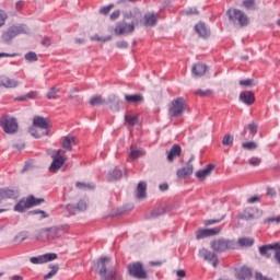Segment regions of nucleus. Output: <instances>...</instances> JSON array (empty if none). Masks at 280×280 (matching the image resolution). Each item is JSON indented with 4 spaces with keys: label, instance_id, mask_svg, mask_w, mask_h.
<instances>
[{
    "label": "nucleus",
    "instance_id": "nucleus-64",
    "mask_svg": "<svg viewBox=\"0 0 280 280\" xmlns=\"http://www.w3.org/2000/svg\"><path fill=\"white\" fill-rule=\"evenodd\" d=\"M13 148H15L16 150H23V148H25V143L23 142L14 143Z\"/></svg>",
    "mask_w": 280,
    "mask_h": 280
},
{
    "label": "nucleus",
    "instance_id": "nucleus-38",
    "mask_svg": "<svg viewBox=\"0 0 280 280\" xmlns=\"http://www.w3.org/2000/svg\"><path fill=\"white\" fill-rule=\"evenodd\" d=\"M161 215H165V208L163 207L155 208L151 211V218H161Z\"/></svg>",
    "mask_w": 280,
    "mask_h": 280
},
{
    "label": "nucleus",
    "instance_id": "nucleus-46",
    "mask_svg": "<svg viewBox=\"0 0 280 280\" xmlns=\"http://www.w3.org/2000/svg\"><path fill=\"white\" fill-rule=\"evenodd\" d=\"M238 84L240 86H255V80L253 79L241 80Z\"/></svg>",
    "mask_w": 280,
    "mask_h": 280
},
{
    "label": "nucleus",
    "instance_id": "nucleus-4",
    "mask_svg": "<svg viewBox=\"0 0 280 280\" xmlns=\"http://www.w3.org/2000/svg\"><path fill=\"white\" fill-rule=\"evenodd\" d=\"M187 108V103L185 102V98L177 97L176 100H173L170 108H168V116L170 117H180L183 113H185V109Z\"/></svg>",
    "mask_w": 280,
    "mask_h": 280
},
{
    "label": "nucleus",
    "instance_id": "nucleus-40",
    "mask_svg": "<svg viewBox=\"0 0 280 280\" xmlns=\"http://www.w3.org/2000/svg\"><path fill=\"white\" fill-rule=\"evenodd\" d=\"M58 91L56 86L50 88L46 94L47 100H56V97H58Z\"/></svg>",
    "mask_w": 280,
    "mask_h": 280
},
{
    "label": "nucleus",
    "instance_id": "nucleus-18",
    "mask_svg": "<svg viewBox=\"0 0 280 280\" xmlns=\"http://www.w3.org/2000/svg\"><path fill=\"white\" fill-rule=\"evenodd\" d=\"M195 32L201 37V38H209L211 36V30L207 26V24L199 22L195 26Z\"/></svg>",
    "mask_w": 280,
    "mask_h": 280
},
{
    "label": "nucleus",
    "instance_id": "nucleus-20",
    "mask_svg": "<svg viewBox=\"0 0 280 280\" xmlns=\"http://www.w3.org/2000/svg\"><path fill=\"white\" fill-rule=\"evenodd\" d=\"M240 101L243 102V104H246V106H250L255 104V94L250 91L241 92Z\"/></svg>",
    "mask_w": 280,
    "mask_h": 280
},
{
    "label": "nucleus",
    "instance_id": "nucleus-22",
    "mask_svg": "<svg viewBox=\"0 0 280 280\" xmlns=\"http://www.w3.org/2000/svg\"><path fill=\"white\" fill-rule=\"evenodd\" d=\"M0 86H4L5 89H16V86H19V81L8 77H0Z\"/></svg>",
    "mask_w": 280,
    "mask_h": 280
},
{
    "label": "nucleus",
    "instance_id": "nucleus-6",
    "mask_svg": "<svg viewBox=\"0 0 280 280\" xmlns=\"http://www.w3.org/2000/svg\"><path fill=\"white\" fill-rule=\"evenodd\" d=\"M128 272L133 279H148V271L140 261L128 265Z\"/></svg>",
    "mask_w": 280,
    "mask_h": 280
},
{
    "label": "nucleus",
    "instance_id": "nucleus-16",
    "mask_svg": "<svg viewBox=\"0 0 280 280\" xmlns=\"http://www.w3.org/2000/svg\"><path fill=\"white\" fill-rule=\"evenodd\" d=\"M77 144H78V138H75L72 135H68L62 138L61 145L63 150H67L68 152H71V150H73L72 145H77Z\"/></svg>",
    "mask_w": 280,
    "mask_h": 280
},
{
    "label": "nucleus",
    "instance_id": "nucleus-63",
    "mask_svg": "<svg viewBox=\"0 0 280 280\" xmlns=\"http://www.w3.org/2000/svg\"><path fill=\"white\" fill-rule=\"evenodd\" d=\"M23 5H25V1L20 0L15 3V10H23Z\"/></svg>",
    "mask_w": 280,
    "mask_h": 280
},
{
    "label": "nucleus",
    "instance_id": "nucleus-33",
    "mask_svg": "<svg viewBox=\"0 0 280 280\" xmlns=\"http://www.w3.org/2000/svg\"><path fill=\"white\" fill-rule=\"evenodd\" d=\"M145 152H143L141 149H137L133 147H130V153L129 156L135 161V159H140V156H144Z\"/></svg>",
    "mask_w": 280,
    "mask_h": 280
},
{
    "label": "nucleus",
    "instance_id": "nucleus-34",
    "mask_svg": "<svg viewBox=\"0 0 280 280\" xmlns=\"http://www.w3.org/2000/svg\"><path fill=\"white\" fill-rule=\"evenodd\" d=\"M49 268L50 272L44 276V280H49L52 277H56V275H58V270H60V267L58 265H50Z\"/></svg>",
    "mask_w": 280,
    "mask_h": 280
},
{
    "label": "nucleus",
    "instance_id": "nucleus-23",
    "mask_svg": "<svg viewBox=\"0 0 280 280\" xmlns=\"http://www.w3.org/2000/svg\"><path fill=\"white\" fill-rule=\"evenodd\" d=\"M148 184L145 182H140L137 187L136 197L139 200H143V198L148 197Z\"/></svg>",
    "mask_w": 280,
    "mask_h": 280
},
{
    "label": "nucleus",
    "instance_id": "nucleus-58",
    "mask_svg": "<svg viewBox=\"0 0 280 280\" xmlns=\"http://www.w3.org/2000/svg\"><path fill=\"white\" fill-rule=\"evenodd\" d=\"M248 129L250 131V135H257V125L255 122H250L248 125Z\"/></svg>",
    "mask_w": 280,
    "mask_h": 280
},
{
    "label": "nucleus",
    "instance_id": "nucleus-21",
    "mask_svg": "<svg viewBox=\"0 0 280 280\" xmlns=\"http://www.w3.org/2000/svg\"><path fill=\"white\" fill-rule=\"evenodd\" d=\"M207 73V65L198 62L195 66H192L191 74L195 78H202Z\"/></svg>",
    "mask_w": 280,
    "mask_h": 280
},
{
    "label": "nucleus",
    "instance_id": "nucleus-39",
    "mask_svg": "<svg viewBox=\"0 0 280 280\" xmlns=\"http://www.w3.org/2000/svg\"><path fill=\"white\" fill-rule=\"evenodd\" d=\"M75 187H78V189H95V184L77 182Z\"/></svg>",
    "mask_w": 280,
    "mask_h": 280
},
{
    "label": "nucleus",
    "instance_id": "nucleus-3",
    "mask_svg": "<svg viewBox=\"0 0 280 280\" xmlns=\"http://www.w3.org/2000/svg\"><path fill=\"white\" fill-rule=\"evenodd\" d=\"M30 28L25 24L12 25L7 31L2 33V40L7 45L16 36H21V34H28Z\"/></svg>",
    "mask_w": 280,
    "mask_h": 280
},
{
    "label": "nucleus",
    "instance_id": "nucleus-1",
    "mask_svg": "<svg viewBox=\"0 0 280 280\" xmlns=\"http://www.w3.org/2000/svg\"><path fill=\"white\" fill-rule=\"evenodd\" d=\"M65 233H69V225H54L38 231L36 240L39 242H54L60 240Z\"/></svg>",
    "mask_w": 280,
    "mask_h": 280
},
{
    "label": "nucleus",
    "instance_id": "nucleus-11",
    "mask_svg": "<svg viewBox=\"0 0 280 280\" xmlns=\"http://www.w3.org/2000/svg\"><path fill=\"white\" fill-rule=\"evenodd\" d=\"M221 231H222V226L199 230L196 232V237L197 240H205V237H211V235H218Z\"/></svg>",
    "mask_w": 280,
    "mask_h": 280
},
{
    "label": "nucleus",
    "instance_id": "nucleus-19",
    "mask_svg": "<svg viewBox=\"0 0 280 280\" xmlns=\"http://www.w3.org/2000/svg\"><path fill=\"white\" fill-rule=\"evenodd\" d=\"M106 104H109L110 110H113L114 113H119L121 102L119 101L117 95L110 94L107 98Z\"/></svg>",
    "mask_w": 280,
    "mask_h": 280
},
{
    "label": "nucleus",
    "instance_id": "nucleus-7",
    "mask_svg": "<svg viewBox=\"0 0 280 280\" xmlns=\"http://www.w3.org/2000/svg\"><path fill=\"white\" fill-rule=\"evenodd\" d=\"M211 248L215 253H224V250H231L235 248V243L230 240L219 238L211 242Z\"/></svg>",
    "mask_w": 280,
    "mask_h": 280
},
{
    "label": "nucleus",
    "instance_id": "nucleus-55",
    "mask_svg": "<svg viewBox=\"0 0 280 280\" xmlns=\"http://www.w3.org/2000/svg\"><path fill=\"white\" fill-rule=\"evenodd\" d=\"M77 209H79V211H86V201L80 200L77 203Z\"/></svg>",
    "mask_w": 280,
    "mask_h": 280
},
{
    "label": "nucleus",
    "instance_id": "nucleus-8",
    "mask_svg": "<svg viewBox=\"0 0 280 280\" xmlns=\"http://www.w3.org/2000/svg\"><path fill=\"white\" fill-rule=\"evenodd\" d=\"M199 257H201L205 261H208V264H212L213 268H218V264H220V260H218V255L207 248H201L199 250Z\"/></svg>",
    "mask_w": 280,
    "mask_h": 280
},
{
    "label": "nucleus",
    "instance_id": "nucleus-28",
    "mask_svg": "<svg viewBox=\"0 0 280 280\" xmlns=\"http://www.w3.org/2000/svg\"><path fill=\"white\" fill-rule=\"evenodd\" d=\"M158 19H159V14L147 13L144 15V25L147 27H154V25H156Z\"/></svg>",
    "mask_w": 280,
    "mask_h": 280
},
{
    "label": "nucleus",
    "instance_id": "nucleus-43",
    "mask_svg": "<svg viewBox=\"0 0 280 280\" xmlns=\"http://www.w3.org/2000/svg\"><path fill=\"white\" fill-rule=\"evenodd\" d=\"M25 60L27 62H37L38 61V56L34 51H30L24 56Z\"/></svg>",
    "mask_w": 280,
    "mask_h": 280
},
{
    "label": "nucleus",
    "instance_id": "nucleus-62",
    "mask_svg": "<svg viewBox=\"0 0 280 280\" xmlns=\"http://www.w3.org/2000/svg\"><path fill=\"white\" fill-rule=\"evenodd\" d=\"M38 93L37 92H28L26 94V100H36Z\"/></svg>",
    "mask_w": 280,
    "mask_h": 280
},
{
    "label": "nucleus",
    "instance_id": "nucleus-9",
    "mask_svg": "<svg viewBox=\"0 0 280 280\" xmlns=\"http://www.w3.org/2000/svg\"><path fill=\"white\" fill-rule=\"evenodd\" d=\"M116 36H124L135 32V23L118 22L114 30Z\"/></svg>",
    "mask_w": 280,
    "mask_h": 280
},
{
    "label": "nucleus",
    "instance_id": "nucleus-37",
    "mask_svg": "<svg viewBox=\"0 0 280 280\" xmlns=\"http://www.w3.org/2000/svg\"><path fill=\"white\" fill-rule=\"evenodd\" d=\"M28 202H31V208H32V207H37V205H43V202H45V199L44 198L36 199V197H34V195H30Z\"/></svg>",
    "mask_w": 280,
    "mask_h": 280
},
{
    "label": "nucleus",
    "instance_id": "nucleus-35",
    "mask_svg": "<svg viewBox=\"0 0 280 280\" xmlns=\"http://www.w3.org/2000/svg\"><path fill=\"white\" fill-rule=\"evenodd\" d=\"M91 106H102V104H106V100H104L102 96H93L90 100Z\"/></svg>",
    "mask_w": 280,
    "mask_h": 280
},
{
    "label": "nucleus",
    "instance_id": "nucleus-44",
    "mask_svg": "<svg viewBox=\"0 0 280 280\" xmlns=\"http://www.w3.org/2000/svg\"><path fill=\"white\" fill-rule=\"evenodd\" d=\"M91 40H98L101 43H108V40H113V36L108 35L105 37H100V35H93Z\"/></svg>",
    "mask_w": 280,
    "mask_h": 280
},
{
    "label": "nucleus",
    "instance_id": "nucleus-13",
    "mask_svg": "<svg viewBox=\"0 0 280 280\" xmlns=\"http://www.w3.org/2000/svg\"><path fill=\"white\" fill-rule=\"evenodd\" d=\"M270 250H280V243L262 245L259 247L261 257H266L267 259H270L271 257Z\"/></svg>",
    "mask_w": 280,
    "mask_h": 280
},
{
    "label": "nucleus",
    "instance_id": "nucleus-15",
    "mask_svg": "<svg viewBox=\"0 0 280 280\" xmlns=\"http://www.w3.org/2000/svg\"><path fill=\"white\" fill-rule=\"evenodd\" d=\"M19 198V191L12 190L10 188H0V202L3 200L13 199L16 200Z\"/></svg>",
    "mask_w": 280,
    "mask_h": 280
},
{
    "label": "nucleus",
    "instance_id": "nucleus-45",
    "mask_svg": "<svg viewBox=\"0 0 280 280\" xmlns=\"http://www.w3.org/2000/svg\"><path fill=\"white\" fill-rule=\"evenodd\" d=\"M213 91L211 90H197L195 91V95H199V97H209Z\"/></svg>",
    "mask_w": 280,
    "mask_h": 280
},
{
    "label": "nucleus",
    "instance_id": "nucleus-26",
    "mask_svg": "<svg viewBox=\"0 0 280 280\" xmlns=\"http://www.w3.org/2000/svg\"><path fill=\"white\" fill-rule=\"evenodd\" d=\"M257 208H247L243 213L238 214V220H255Z\"/></svg>",
    "mask_w": 280,
    "mask_h": 280
},
{
    "label": "nucleus",
    "instance_id": "nucleus-51",
    "mask_svg": "<svg viewBox=\"0 0 280 280\" xmlns=\"http://www.w3.org/2000/svg\"><path fill=\"white\" fill-rule=\"evenodd\" d=\"M224 217H222L221 219H210V220H206L203 222L205 226H211V224H218L220 222H222Z\"/></svg>",
    "mask_w": 280,
    "mask_h": 280
},
{
    "label": "nucleus",
    "instance_id": "nucleus-61",
    "mask_svg": "<svg viewBox=\"0 0 280 280\" xmlns=\"http://www.w3.org/2000/svg\"><path fill=\"white\" fill-rule=\"evenodd\" d=\"M259 163H261V159H259V158L249 159V164H252V165H259Z\"/></svg>",
    "mask_w": 280,
    "mask_h": 280
},
{
    "label": "nucleus",
    "instance_id": "nucleus-60",
    "mask_svg": "<svg viewBox=\"0 0 280 280\" xmlns=\"http://www.w3.org/2000/svg\"><path fill=\"white\" fill-rule=\"evenodd\" d=\"M160 191H167L170 189V185L167 183H162L159 185Z\"/></svg>",
    "mask_w": 280,
    "mask_h": 280
},
{
    "label": "nucleus",
    "instance_id": "nucleus-59",
    "mask_svg": "<svg viewBox=\"0 0 280 280\" xmlns=\"http://www.w3.org/2000/svg\"><path fill=\"white\" fill-rule=\"evenodd\" d=\"M259 200H261V197H259V196H254V197H249V198L247 199V202H248V205H253L254 202H259Z\"/></svg>",
    "mask_w": 280,
    "mask_h": 280
},
{
    "label": "nucleus",
    "instance_id": "nucleus-48",
    "mask_svg": "<svg viewBox=\"0 0 280 280\" xmlns=\"http://www.w3.org/2000/svg\"><path fill=\"white\" fill-rule=\"evenodd\" d=\"M243 5L246 10H255V0H244Z\"/></svg>",
    "mask_w": 280,
    "mask_h": 280
},
{
    "label": "nucleus",
    "instance_id": "nucleus-50",
    "mask_svg": "<svg viewBox=\"0 0 280 280\" xmlns=\"http://www.w3.org/2000/svg\"><path fill=\"white\" fill-rule=\"evenodd\" d=\"M5 21H8V13L0 9V27H3V25H5Z\"/></svg>",
    "mask_w": 280,
    "mask_h": 280
},
{
    "label": "nucleus",
    "instance_id": "nucleus-53",
    "mask_svg": "<svg viewBox=\"0 0 280 280\" xmlns=\"http://www.w3.org/2000/svg\"><path fill=\"white\" fill-rule=\"evenodd\" d=\"M113 8H115V4H109L107 7H103V8L100 9V14L106 15V14H108V12H110V10Z\"/></svg>",
    "mask_w": 280,
    "mask_h": 280
},
{
    "label": "nucleus",
    "instance_id": "nucleus-49",
    "mask_svg": "<svg viewBox=\"0 0 280 280\" xmlns=\"http://www.w3.org/2000/svg\"><path fill=\"white\" fill-rule=\"evenodd\" d=\"M182 14H185L186 16H191L194 14H199L198 9L196 8H189L184 11H182Z\"/></svg>",
    "mask_w": 280,
    "mask_h": 280
},
{
    "label": "nucleus",
    "instance_id": "nucleus-31",
    "mask_svg": "<svg viewBox=\"0 0 280 280\" xmlns=\"http://www.w3.org/2000/svg\"><path fill=\"white\" fill-rule=\"evenodd\" d=\"M213 170H215L214 164H208L206 168L196 172L195 176H211Z\"/></svg>",
    "mask_w": 280,
    "mask_h": 280
},
{
    "label": "nucleus",
    "instance_id": "nucleus-5",
    "mask_svg": "<svg viewBox=\"0 0 280 280\" xmlns=\"http://www.w3.org/2000/svg\"><path fill=\"white\" fill-rule=\"evenodd\" d=\"M0 126L7 135H14L19 130L16 118L4 116L0 119Z\"/></svg>",
    "mask_w": 280,
    "mask_h": 280
},
{
    "label": "nucleus",
    "instance_id": "nucleus-47",
    "mask_svg": "<svg viewBox=\"0 0 280 280\" xmlns=\"http://www.w3.org/2000/svg\"><path fill=\"white\" fill-rule=\"evenodd\" d=\"M242 148L244 150H257V144L255 142H243Z\"/></svg>",
    "mask_w": 280,
    "mask_h": 280
},
{
    "label": "nucleus",
    "instance_id": "nucleus-14",
    "mask_svg": "<svg viewBox=\"0 0 280 280\" xmlns=\"http://www.w3.org/2000/svg\"><path fill=\"white\" fill-rule=\"evenodd\" d=\"M52 163L49 166V172H52V174H56V172H58V170H60V167L62 165H65V159L62 158V155H60V150L57 151V156L52 155Z\"/></svg>",
    "mask_w": 280,
    "mask_h": 280
},
{
    "label": "nucleus",
    "instance_id": "nucleus-52",
    "mask_svg": "<svg viewBox=\"0 0 280 280\" xmlns=\"http://www.w3.org/2000/svg\"><path fill=\"white\" fill-rule=\"evenodd\" d=\"M270 222H276V224H279L280 217H270L264 220V224H270Z\"/></svg>",
    "mask_w": 280,
    "mask_h": 280
},
{
    "label": "nucleus",
    "instance_id": "nucleus-12",
    "mask_svg": "<svg viewBox=\"0 0 280 280\" xmlns=\"http://www.w3.org/2000/svg\"><path fill=\"white\" fill-rule=\"evenodd\" d=\"M33 127L39 128V130H44L46 132H49V120L43 116H35L33 118Z\"/></svg>",
    "mask_w": 280,
    "mask_h": 280
},
{
    "label": "nucleus",
    "instance_id": "nucleus-32",
    "mask_svg": "<svg viewBox=\"0 0 280 280\" xmlns=\"http://www.w3.org/2000/svg\"><path fill=\"white\" fill-rule=\"evenodd\" d=\"M125 122L127 126H130V127L137 126V124H139V117L127 114L125 115Z\"/></svg>",
    "mask_w": 280,
    "mask_h": 280
},
{
    "label": "nucleus",
    "instance_id": "nucleus-17",
    "mask_svg": "<svg viewBox=\"0 0 280 280\" xmlns=\"http://www.w3.org/2000/svg\"><path fill=\"white\" fill-rule=\"evenodd\" d=\"M27 209H32V202L30 201V197L26 199H21L13 208V211L18 213H25Z\"/></svg>",
    "mask_w": 280,
    "mask_h": 280
},
{
    "label": "nucleus",
    "instance_id": "nucleus-30",
    "mask_svg": "<svg viewBox=\"0 0 280 280\" xmlns=\"http://www.w3.org/2000/svg\"><path fill=\"white\" fill-rule=\"evenodd\" d=\"M194 174V164L186 163V165L177 170V176H191Z\"/></svg>",
    "mask_w": 280,
    "mask_h": 280
},
{
    "label": "nucleus",
    "instance_id": "nucleus-29",
    "mask_svg": "<svg viewBox=\"0 0 280 280\" xmlns=\"http://www.w3.org/2000/svg\"><path fill=\"white\" fill-rule=\"evenodd\" d=\"M28 132L35 139H40V137L49 135V131H45L44 129L34 126L30 128Z\"/></svg>",
    "mask_w": 280,
    "mask_h": 280
},
{
    "label": "nucleus",
    "instance_id": "nucleus-10",
    "mask_svg": "<svg viewBox=\"0 0 280 280\" xmlns=\"http://www.w3.org/2000/svg\"><path fill=\"white\" fill-rule=\"evenodd\" d=\"M54 259H58V254L50 253V254H45L37 257H31L30 261L31 264L38 265V264H47V261H54Z\"/></svg>",
    "mask_w": 280,
    "mask_h": 280
},
{
    "label": "nucleus",
    "instance_id": "nucleus-42",
    "mask_svg": "<svg viewBox=\"0 0 280 280\" xmlns=\"http://www.w3.org/2000/svg\"><path fill=\"white\" fill-rule=\"evenodd\" d=\"M233 141H234V137L230 133H226L223 137L222 144L228 145L229 148H231V145H233Z\"/></svg>",
    "mask_w": 280,
    "mask_h": 280
},
{
    "label": "nucleus",
    "instance_id": "nucleus-2",
    "mask_svg": "<svg viewBox=\"0 0 280 280\" xmlns=\"http://www.w3.org/2000/svg\"><path fill=\"white\" fill-rule=\"evenodd\" d=\"M226 16L229 18L230 23H233V25H238V27H248L250 23L248 15L238 9H229L226 11Z\"/></svg>",
    "mask_w": 280,
    "mask_h": 280
},
{
    "label": "nucleus",
    "instance_id": "nucleus-27",
    "mask_svg": "<svg viewBox=\"0 0 280 280\" xmlns=\"http://www.w3.org/2000/svg\"><path fill=\"white\" fill-rule=\"evenodd\" d=\"M182 152L180 145L174 144L170 151L166 152L167 154V161L172 163L176 156H179Z\"/></svg>",
    "mask_w": 280,
    "mask_h": 280
},
{
    "label": "nucleus",
    "instance_id": "nucleus-56",
    "mask_svg": "<svg viewBox=\"0 0 280 280\" xmlns=\"http://www.w3.org/2000/svg\"><path fill=\"white\" fill-rule=\"evenodd\" d=\"M116 47H118V49H128V42L126 40L117 42Z\"/></svg>",
    "mask_w": 280,
    "mask_h": 280
},
{
    "label": "nucleus",
    "instance_id": "nucleus-25",
    "mask_svg": "<svg viewBox=\"0 0 280 280\" xmlns=\"http://www.w3.org/2000/svg\"><path fill=\"white\" fill-rule=\"evenodd\" d=\"M240 280H249L253 277V270L248 267H242L236 275Z\"/></svg>",
    "mask_w": 280,
    "mask_h": 280
},
{
    "label": "nucleus",
    "instance_id": "nucleus-57",
    "mask_svg": "<svg viewBox=\"0 0 280 280\" xmlns=\"http://www.w3.org/2000/svg\"><path fill=\"white\" fill-rule=\"evenodd\" d=\"M121 12L119 10L114 11L110 15L109 19L110 21H117V19H119Z\"/></svg>",
    "mask_w": 280,
    "mask_h": 280
},
{
    "label": "nucleus",
    "instance_id": "nucleus-24",
    "mask_svg": "<svg viewBox=\"0 0 280 280\" xmlns=\"http://www.w3.org/2000/svg\"><path fill=\"white\" fill-rule=\"evenodd\" d=\"M125 100L129 104H143L144 102L143 94H126Z\"/></svg>",
    "mask_w": 280,
    "mask_h": 280
},
{
    "label": "nucleus",
    "instance_id": "nucleus-41",
    "mask_svg": "<svg viewBox=\"0 0 280 280\" xmlns=\"http://www.w3.org/2000/svg\"><path fill=\"white\" fill-rule=\"evenodd\" d=\"M127 174L124 167H115L112 173L109 172V176H126Z\"/></svg>",
    "mask_w": 280,
    "mask_h": 280
},
{
    "label": "nucleus",
    "instance_id": "nucleus-36",
    "mask_svg": "<svg viewBox=\"0 0 280 280\" xmlns=\"http://www.w3.org/2000/svg\"><path fill=\"white\" fill-rule=\"evenodd\" d=\"M253 244H255V241L253 238L242 237L238 240V245L242 247H250L253 246Z\"/></svg>",
    "mask_w": 280,
    "mask_h": 280
},
{
    "label": "nucleus",
    "instance_id": "nucleus-54",
    "mask_svg": "<svg viewBox=\"0 0 280 280\" xmlns=\"http://www.w3.org/2000/svg\"><path fill=\"white\" fill-rule=\"evenodd\" d=\"M78 88H74L71 92H70V98L71 100H77V102H82V98H80V96H78Z\"/></svg>",
    "mask_w": 280,
    "mask_h": 280
}]
</instances>
